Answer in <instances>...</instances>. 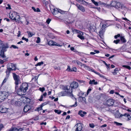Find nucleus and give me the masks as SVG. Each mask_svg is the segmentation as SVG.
Masks as SVG:
<instances>
[{"instance_id": "f257e3e1", "label": "nucleus", "mask_w": 131, "mask_h": 131, "mask_svg": "<svg viewBox=\"0 0 131 131\" xmlns=\"http://www.w3.org/2000/svg\"><path fill=\"white\" fill-rule=\"evenodd\" d=\"M70 87L69 86H62L63 90L65 91L61 92L58 93V95L59 96H68L72 98V99L75 98L73 95L72 94V91L70 89Z\"/></svg>"}, {"instance_id": "f03ea898", "label": "nucleus", "mask_w": 131, "mask_h": 131, "mask_svg": "<svg viewBox=\"0 0 131 131\" xmlns=\"http://www.w3.org/2000/svg\"><path fill=\"white\" fill-rule=\"evenodd\" d=\"M110 6L114 7L123 13H125L127 10V7L123 5L122 3L119 2L113 1L111 4Z\"/></svg>"}, {"instance_id": "7ed1b4c3", "label": "nucleus", "mask_w": 131, "mask_h": 131, "mask_svg": "<svg viewBox=\"0 0 131 131\" xmlns=\"http://www.w3.org/2000/svg\"><path fill=\"white\" fill-rule=\"evenodd\" d=\"M0 56L3 58H6L4 55V52L7 50V49L9 47L7 43H3V42L1 41L0 42Z\"/></svg>"}, {"instance_id": "20e7f679", "label": "nucleus", "mask_w": 131, "mask_h": 131, "mask_svg": "<svg viewBox=\"0 0 131 131\" xmlns=\"http://www.w3.org/2000/svg\"><path fill=\"white\" fill-rule=\"evenodd\" d=\"M9 18L16 21L20 20V17L18 13L15 12H10L9 14Z\"/></svg>"}, {"instance_id": "39448f33", "label": "nucleus", "mask_w": 131, "mask_h": 131, "mask_svg": "<svg viewBox=\"0 0 131 131\" xmlns=\"http://www.w3.org/2000/svg\"><path fill=\"white\" fill-rule=\"evenodd\" d=\"M16 70V65L12 63H9L7 65V69L6 71V73L10 74V71L13 70Z\"/></svg>"}, {"instance_id": "423d86ee", "label": "nucleus", "mask_w": 131, "mask_h": 131, "mask_svg": "<svg viewBox=\"0 0 131 131\" xmlns=\"http://www.w3.org/2000/svg\"><path fill=\"white\" fill-rule=\"evenodd\" d=\"M13 74L14 79L15 81V89L16 90L18 87L19 84L20 82V77L18 75L14 73H13Z\"/></svg>"}, {"instance_id": "0eeeda50", "label": "nucleus", "mask_w": 131, "mask_h": 131, "mask_svg": "<svg viewBox=\"0 0 131 131\" xmlns=\"http://www.w3.org/2000/svg\"><path fill=\"white\" fill-rule=\"evenodd\" d=\"M74 31L78 34L77 37L81 40L84 39V38L83 36V32L77 29H74Z\"/></svg>"}, {"instance_id": "6e6552de", "label": "nucleus", "mask_w": 131, "mask_h": 131, "mask_svg": "<svg viewBox=\"0 0 131 131\" xmlns=\"http://www.w3.org/2000/svg\"><path fill=\"white\" fill-rule=\"evenodd\" d=\"M28 84L27 83H23L21 85L20 88V89L23 91L25 93L27 90H28Z\"/></svg>"}, {"instance_id": "1a4fd4ad", "label": "nucleus", "mask_w": 131, "mask_h": 131, "mask_svg": "<svg viewBox=\"0 0 131 131\" xmlns=\"http://www.w3.org/2000/svg\"><path fill=\"white\" fill-rule=\"evenodd\" d=\"M81 125L80 123H78L75 125L72 129V131H80L82 129Z\"/></svg>"}, {"instance_id": "9d476101", "label": "nucleus", "mask_w": 131, "mask_h": 131, "mask_svg": "<svg viewBox=\"0 0 131 131\" xmlns=\"http://www.w3.org/2000/svg\"><path fill=\"white\" fill-rule=\"evenodd\" d=\"M79 86L78 83L76 81H73L71 83L70 85L69 86L70 87V89L72 90L73 89L77 88Z\"/></svg>"}, {"instance_id": "9b49d317", "label": "nucleus", "mask_w": 131, "mask_h": 131, "mask_svg": "<svg viewBox=\"0 0 131 131\" xmlns=\"http://www.w3.org/2000/svg\"><path fill=\"white\" fill-rule=\"evenodd\" d=\"M32 106L28 105L25 106L24 107L23 111L24 112L29 113L32 112L33 111L32 109Z\"/></svg>"}, {"instance_id": "f8f14e48", "label": "nucleus", "mask_w": 131, "mask_h": 131, "mask_svg": "<svg viewBox=\"0 0 131 131\" xmlns=\"http://www.w3.org/2000/svg\"><path fill=\"white\" fill-rule=\"evenodd\" d=\"M10 103L12 105L16 106H19L21 104V102L18 100L16 101L15 99L12 100L10 102Z\"/></svg>"}, {"instance_id": "ddd939ff", "label": "nucleus", "mask_w": 131, "mask_h": 131, "mask_svg": "<svg viewBox=\"0 0 131 131\" xmlns=\"http://www.w3.org/2000/svg\"><path fill=\"white\" fill-rule=\"evenodd\" d=\"M49 45L52 46H57L58 47H61L62 46V45L57 43L53 41L52 40H50L48 43Z\"/></svg>"}, {"instance_id": "4468645a", "label": "nucleus", "mask_w": 131, "mask_h": 131, "mask_svg": "<svg viewBox=\"0 0 131 131\" xmlns=\"http://www.w3.org/2000/svg\"><path fill=\"white\" fill-rule=\"evenodd\" d=\"M8 108H6L5 107L1 105L0 107V112L1 113H4L8 111Z\"/></svg>"}, {"instance_id": "2eb2a0df", "label": "nucleus", "mask_w": 131, "mask_h": 131, "mask_svg": "<svg viewBox=\"0 0 131 131\" xmlns=\"http://www.w3.org/2000/svg\"><path fill=\"white\" fill-rule=\"evenodd\" d=\"M76 6L77 7L78 9L80 10L82 12H84L85 11V9L84 7L81 5L78 4H76Z\"/></svg>"}, {"instance_id": "dca6fc26", "label": "nucleus", "mask_w": 131, "mask_h": 131, "mask_svg": "<svg viewBox=\"0 0 131 131\" xmlns=\"http://www.w3.org/2000/svg\"><path fill=\"white\" fill-rule=\"evenodd\" d=\"M106 103L108 106H111L114 104V101L112 99H109L107 101Z\"/></svg>"}, {"instance_id": "f3484780", "label": "nucleus", "mask_w": 131, "mask_h": 131, "mask_svg": "<svg viewBox=\"0 0 131 131\" xmlns=\"http://www.w3.org/2000/svg\"><path fill=\"white\" fill-rule=\"evenodd\" d=\"M79 99L83 104H85L87 103L86 101V99L85 97H82L81 96L79 97Z\"/></svg>"}, {"instance_id": "a211bd4d", "label": "nucleus", "mask_w": 131, "mask_h": 131, "mask_svg": "<svg viewBox=\"0 0 131 131\" xmlns=\"http://www.w3.org/2000/svg\"><path fill=\"white\" fill-rule=\"evenodd\" d=\"M23 129L22 128H20L19 129L17 128L16 127L13 126L8 131H14L17 130V131H22Z\"/></svg>"}, {"instance_id": "6ab92c4d", "label": "nucleus", "mask_w": 131, "mask_h": 131, "mask_svg": "<svg viewBox=\"0 0 131 131\" xmlns=\"http://www.w3.org/2000/svg\"><path fill=\"white\" fill-rule=\"evenodd\" d=\"M123 116H124L125 117L127 121H129L131 119V117L130 115L128 113H125L123 115Z\"/></svg>"}, {"instance_id": "aec40b11", "label": "nucleus", "mask_w": 131, "mask_h": 131, "mask_svg": "<svg viewBox=\"0 0 131 131\" xmlns=\"http://www.w3.org/2000/svg\"><path fill=\"white\" fill-rule=\"evenodd\" d=\"M91 1L96 6H97L98 5V3L99 4H100V5H105V3H101L100 2H100H99V3H98L96 2L94 0H91Z\"/></svg>"}, {"instance_id": "412c9836", "label": "nucleus", "mask_w": 131, "mask_h": 131, "mask_svg": "<svg viewBox=\"0 0 131 131\" xmlns=\"http://www.w3.org/2000/svg\"><path fill=\"white\" fill-rule=\"evenodd\" d=\"M104 32L105 29L102 28H101L100 31L99 32L100 36L102 38V37L103 35L104 34Z\"/></svg>"}, {"instance_id": "4be33fe9", "label": "nucleus", "mask_w": 131, "mask_h": 131, "mask_svg": "<svg viewBox=\"0 0 131 131\" xmlns=\"http://www.w3.org/2000/svg\"><path fill=\"white\" fill-rule=\"evenodd\" d=\"M17 94L20 95H21L24 94L25 92H23V91L20 89V88L17 91Z\"/></svg>"}, {"instance_id": "5701e85b", "label": "nucleus", "mask_w": 131, "mask_h": 131, "mask_svg": "<svg viewBox=\"0 0 131 131\" xmlns=\"http://www.w3.org/2000/svg\"><path fill=\"white\" fill-rule=\"evenodd\" d=\"M86 114V112L82 111L81 110L78 113V114L82 117L84 116V115Z\"/></svg>"}, {"instance_id": "b1692460", "label": "nucleus", "mask_w": 131, "mask_h": 131, "mask_svg": "<svg viewBox=\"0 0 131 131\" xmlns=\"http://www.w3.org/2000/svg\"><path fill=\"white\" fill-rule=\"evenodd\" d=\"M6 77L5 78V79L3 81L1 85H3V84L4 83H5L6 82V81L7 80V79H8V77H9V74H8V73H6Z\"/></svg>"}, {"instance_id": "393cba45", "label": "nucleus", "mask_w": 131, "mask_h": 131, "mask_svg": "<svg viewBox=\"0 0 131 131\" xmlns=\"http://www.w3.org/2000/svg\"><path fill=\"white\" fill-rule=\"evenodd\" d=\"M27 32L28 34V36L30 37H32L35 34V33L34 32H31L30 31H27Z\"/></svg>"}, {"instance_id": "a878e982", "label": "nucleus", "mask_w": 131, "mask_h": 131, "mask_svg": "<svg viewBox=\"0 0 131 131\" xmlns=\"http://www.w3.org/2000/svg\"><path fill=\"white\" fill-rule=\"evenodd\" d=\"M53 15H56L59 13V9H54L52 12Z\"/></svg>"}, {"instance_id": "bb28decb", "label": "nucleus", "mask_w": 131, "mask_h": 131, "mask_svg": "<svg viewBox=\"0 0 131 131\" xmlns=\"http://www.w3.org/2000/svg\"><path fill=\"white\" fill-rule=\"evenodd\" d=\"M89 83L90 84L96 85L97 84V82H95L94 80H90Z\"/></svg>"}, {"instance_id": "cd10ccee", "label": "nucleus", "mask_w": 131, "mask_h": 131, "mask_svg": "<svg viewBox=\"0 0 131 131\" xmlns=\"http://www.w3.org/2000/svg\"><path fill=\"white\" fill-rule=\"evenodd\" d=\"M72 62L75 64H77V65H79L80 64L81 62L79 61L78 60H74L72 61Z\"/></svg>"}, {"instance_id": "c85d7f7f", "label": "nucleus", "mask_w": 131, "mask_h": 131, "mask_svg": "<svg viewBox=\"0 0 131 131\" xmlns=\"http://www.w3.org/2000/svg\"><path fill=\"white\" fill-rule=\"evenodd\" d=\"M102 22V28L104 29H105V28H106V27H107L108 26L107 25V23H106V22H105L104 23H103L102 22V21H101Z\"/></svg>"}, {"instance_id": "c756f323", "label": "nucleus", "mask_w": 131, "mask_h": 131, "mask_svg": "<svg viewBox=\"0 0 131 131\" xmlns=\"http://www.w3.org/2000/svg\"><path fill=\"white\" fill-rule=\"evenodd\" d=\"M80 2H79V3L80 4H82L84 5H86V4H88V3L86 2V1H85L84 0H80Z\"/></svg>"}, {"instance_id": "7c9ffc66", "label": "nucleus", "mask_w": 131, "mask_h": 131, "mask_svg": "<svg viewBox=\"0 0 131 131\" xmlns=\"http://www.w3.org/2000/svg\"><path fill=\"white\" fill-rule=\"evenodd\" d=\"M115 117L116 118H119L123 116V115L119 113H117L115 114Z\"/></svg>"}, {"instance_id": "2f4dec72", "label": "nucleus", "mask_w": 131, "mask_h": 131, "mask_svg": "<svg viewBox=\"0 0 131 131\" xmlns=\"http://www.w3.org/2000/svg\"><path fill=\"white\" fill-rule=\"evenodd\" d=\"M120 39L123 42H125L126 41V40L124 38V37L123 36H121Z\"/></svg>"}, {"instance_id": "473e14b6", "label": "nucleus", "mask_w": 131, "mask_h": 131, "mask_svg": "<svg viewBox=\"0 0 131 131\" xmlns=\"http://www.w3.org/2000/svg\"><path fill=\"white\" fill-rule=\"evenodd\" d=\"M88 70L89 71H91L92 72H93L94 73H95L96 72L94 71L93 69L92 68H91L89 67H88Z\"/></svg>"}, {"instance_id": "72a5a7b5", "label": "nucleus", "mask_w": 131, "mask_h": 131, "mask_svg": "<svg viewBox=\"0 0 131 131\" xmlns=\"http://www.w3.org/2000/svg\"><path fill=\"white\" fill-rule=\"evenodd\" d=\"M23 98L24 100L27 103H28L29 102H30V99L25 97H23Z\"/></svg>"}, {"instance_id": "f704fd0d", "label": "nucleus", "mask_w": 131, "mask_h": 131, "mask_svg": "<svg viewBox=\"0 0 131 131\" xmlns=\"http://www.w3.org/2000/svg\"><path fill=\"white\" fill-rule=\"evenodd\" d=\"M54 112L56 113H57L59 114H60L61 112V111L57 110H54Z\"/></svg>"}, {"instance_id": "c9c22d12", "label": "nucleus", "mask_w": 131, "mask_h": 131, "mask_svg": "<svg viewBox=\"0 0 131 131\" xmlns=\"http://www.w3.org/2000/svg\"><path fill=\"white\" fill-rule=\"evenodd\" d=\"M42 107L41 105L39 107L37 108L35 110L37 111H39L42 110Z\"/></svg>"}, {"instance_id": "e433bc0d", "label": "nucleus", "mask_w": 131, "mask_h": 131, "mask_svg": "<svg viewBox=\"0 0 131 131\" xmlns=\"http://www.w3.org/2000/svg\"><path fill=\"white\" fill-rule=\"evenodd\" d=\"M77 68L75 67H73L71 69V72L74 71L75 72H77Z\"/></svg>"}, {"instance_id": "4c0bfd02", "label": "nucleus", "mask_w": 131, "mask_h": 131, "mask_svg": "<svg viewBox=\"0 0 131 131\" xmlns=\"http://www.w3.org/2000/svg\"><path fill=\"white\" fill-rule=\"evenodd\" d=\"M122 67L129 70H130L131 69L130 67L129 66L126 65H123Z\"/></svg>"}, {"instance_id": "58836bf2", "label": "nucleus", "mask_w": 131, "mask_h": 131, "mask_svg": "<svg viewBox=\"0 0 131 131\" xmlns=\"http://www.w3.org/2000/svg\"><path fill=\"white\" fill-rule=\"evenodd\" d=\"M95 74L99 75L100 77L102 78H104V76L103 75L99 73L98 72H96L95 73Z\"/></svg>"}, {"instance_id": "ea45409f", "label": "nucleus", "mask_w": 131, "mask_h": 131, "mask_svg": "<svg viewBox=\"0 0 131 131\" xmlns=\"http://www.w3.org/2000/svg\"><path fill=\"white\" fill-rule=\"evenodd\" d=\"M59 13H60L62 14H64L66 12L65 11L62 10L60 9H59Z\"/></svg>"}, {"instance_id": "a19ab883", "label": "nucleus", "mask_w": 131, "mask_h": 131, "mask_svg": "<svg viewBox=\"0 0 131 131\" xmlns=\"http://www.w3.org/2000/svg\"><path fill=\"white\" fill-rule=\"evenodd\" d=\"M114 124H115L117 126H121L122 125V124L121 123L117 122H114Z\"/></svg>"}, {"instance_id": "79ce46f5", "label": "nucleus", "mask_w": 131, "mask_h": 131, "mask_svg": "<svg viewBox=\"0 0 131 131\" xmlns=\"http://www.w3.org/2000/svg\"><path fill=\"white\" fill-rule=\"evenodd\" d=\"M120 41V40L118 39L116 40H114L113 42L116 44H117Z\"/></svg>"}, {"instance_id": "37998d69", "label": "nucleus", "mask_w": 131, "mask_h": 131, "mask_svg": "<svg viewBox=\"0 0 131 131\" xmlns=\"http://www.w3.org/2000/svg\"><path fill=\"white\" fill-rule=\"evenodd\" d=\"M43 62L42 61H41L40 62H38L37 64L36 65V66H40L43 64Z\"/></svg>"}, {"instance_id": "c03bdc74", "label": "nucleus", "mask_w": 131, "mask_h": 131, "mask_svg": "<svg viewBox=\"0 0 131 131\" xmlns=\"http://www.w3.org/2000/svg\"><path fill=\"white\" fill-rule=\"evenodd\" d=\"M75 99L76 101H75V104H74V105H71L70 106L71 107H75L76 106H77V101H76V99L75 98Z\"/></svg>"}, {"instance_id": "a18cd8bd", "label": "nucleus", "mask_w": 131, "mask_h": 131, "mask_svg": "<svg viewBox=\"0 0 131 131\" xmlns=\"http://www.w3.org/2000/svg\"><path fill=\"white\" fill-rule=\"evenodd\" d=\"M90 127L92 128H94L95 127V125L93 123H91L89 124Z\"/></svg>"}, {"instance_id": "49530a36", "label": "nucleus", "mask_w": 131, "mask_h": 131, "mask_svg": "<svg viewBox=\"0 0 131 131\" xmlns=\"http://www.w3.org/2000/svg\"><path fill=\"white\" fill-rule=\"evenodd\" d=\"M40 42V38L39 37H38L37 38V40L36 41V42L37 43H39Z\"/></svg>"}, {"instance_id": "de8ad7c7", "label": "nucleus", "mask_w": 131, "mask_h": 131, "mask_svg": "<svg viewBox=\"0 0 131 131\" xmlns=\"http://www.w3.org/2000/svg\"><path fill=\"white\" fill-rule=\"evenodd\" d=\"M71 69L70 67L69 66H68V68L67 69V71L69 72H71Z\"/></svg>"}, {"instance_id": "09e8293b", "label": "nucleus", "mask_w": 131, "mask_h": 131, "mask_svg": "<svg viewBox=\"0 0 131 131\" xmlns=\"http://www.w3.org/2000/svg\"><path fill=\"white\" fill-rule=\"evenodd\" d=\"M91 90L92 89L91 88H89L88 89L86 93V94L87 95H88L90 92H91Z\"/></svg>"}, {"instance_id": "8fccbe9b", "label": "nucleus", "mask_w": 131, "mask_h": 131, "mask_svg": "<svg viewBox=\"0 0 131 131\" xmlns=\"http://www.w3.org/2000/svg\"><path fill=\"white\" fill-rule=\"evenodd\" d=\"M84 93L82 91H80L79 93V97L81 96H82L83 95Z\"/></svg>"}, {"instance_id": "3c124183", "label": "nucleus", "mask_w": 131, "mask_h": 131, "mask_svg": "<svg viewBox=\"0 0 131 131\" xmlns=\"http://www.w3.org/2000/svg\"><path fill=\"white\" fill-rule=\"evenodd\" d=\"M12 47L14 49H18V47H17L16 46H15L14 45H12L10 47V48H11Z\"/></svg>"}, {"instance_id": "603ef678", "label": "nucleus", "mask_w": 131, "mask_h": 131, "mask_svg": "<svg viewBox=\"0 0 131 131\" xmlns=\"http://www.w3.org/2000/svg\"><path fill=\"white\" fill-rule=\"evenodd\" d=\"M47 91H48V95H50L51 93L52 89H50V90L48 89Z\"/></svg>"}, {"instance_id": "864d4df0", "label": "nucleus", "mask_w": 131, "mask_h": 131, "mask_svg": "<svg viewBox=\"0 0 131 131\" xmlns=\"http://www.w3.org/2000/svg\"><path fill=\"white\" fill-rule=\"evenodd\" d=\"M22 39L23 40H25L26 42H28V39L25 38L24 37H23L22 38Z\"/></svg>"}, {"instance_id": "5fc2aeb1", "label": "nucleus", "mask_w": 131, "mask_h": 131, "mask_svg": "<svg viewBox=\"0 0 131 131\" xmlns=\"http://www.w3.org/2000/svg\"><path fill=\"white\" fill-rule=\"evenodd\" d=\"M39 90L40 91L42 92H43V91L45 90V88L43 87L42 88H39Z\"/></svg>"}, {"instance_id": "6e6d98bb", "label": "nucleus", "mask_w": 131, "mask_h": 131, "mask_svg": "<svg viewBox=\"0 0 131 131\" xmlns=\"http://www.w3.org/2000/svg\"><path fill=\"white\" fill-rule=\"evenodd\" d=\"M120 36V34H118L117 35H115L114 36V38L115 39H117L118 37H119Z\"/></svg>"}, {"instance_id": "4d7b16f0", "label": "nucleus", "mask_w": 131, "mask_h": 131, "mask_svg": "<svg viewBox=\"0 0 131 131\" xmlns=\"http://www.w3.org/2000/svg\"><path fill=\"white\" fill-rule=\"evenodd\" d=\"M7 6H8V7H6V9H11V7H10V5L9 4H8L7 5Z\"/></svg>"}, {"instance_id": "13d9d810", "label": "nucleus", "mask_w": 131, "mask_h": 131, "mask_svg": "<svg viewBox=\"0 0 131 131\" xmlns=\"http://www.w3.org/2000/svg\"><path fill=\"white\" fill-rule=\"evenodd\" d=\"M51 19H48L46 21V22L48 24H49V23L50 21H51Z\"/></svg>"}, {"instance_id": "bf43d9fd", "label": "nucleus", "mask_w": 131, "mask_h": 131, "mask_svg": "<svg viewBox=\"0 0 131 131\" xmlns=\"http://www.w3.org/2000/svg\"><path fill=\"white\" fill-rule=\"evenodd\" d=\"M4 127L3 124H0V131L2 129V128Z\"/></svg>"}, {"instance_id": "052dcab7", "label": "nucleus", "mask_w": 131, "mask_h": 131, "mask_svg": "<svg viewBox=\"0 0 131 131\" xmlns=\"http://www.w3.org/2000/svg\"><path fill=\"white\" fill-rule=\"evenodd\" d=\"M77 54L80 56H82L83 54V53H82V52H77Z\"/></svg>"}, {"instance_id": "680f3d73", "label": "nucleus", "mask_w": 131, "mask_h": 131, "mask_svg": "<svg viewBox=\"0 0 131 131\" xmlns=\"http://www.w3.org/2000/svg\"><path fill=\"white\" fill-rule=\"evenodd\" d=\"M43 95H41L40 97V98L39 100L40 101H42V99L43 98Z\"/></svg>"}, {"instance_id": "e2e57ef3", "label": "nucleus", "mask_w": 131, "mask_h": 131, "mask_svg": "<svg viewBox=\"0 0 131 131\" xmlns=\"http://www.w3.org/2000/svg\"><path fill=\"white\" fill-rule=\"evenodd\" d=\"M48 103L47 102H45L42 104L41 105V106H42V107L43 106H44L46 105Z\"/></svg>"}, {"instance_id": "0e129e2a", "label": "nucleus", "mask_w": 131, "mask_h": 131, "mask_svg": "<svg viewBox=\"0 0 131 131\" xmlns=\"http://www.w3.org/2000/svg\"><path fill=\"white\" fill-rule=\"evenodd\" d=\"M4 60H2L0 59V63L3 64L4 62L5 61H4Z\"/></svg>"}, {"instance_id": "69168bd1", "label": "nucleus", "mask_w": 131, "mask_h": 131, "mask_svg": "<svg viewBox=\"0 0 131 131\" xmlns=\"http://www.w3.org/2000/svg\"><path fill=\"white\" fill-rule=\"evenodd\" d=\"M114 92L113 90H111L110 91V93L111 94H114Z\"/></svg>"}, {"instance_id": "338daca9", "label": "nucleus", "mask_w": 131, "mask_h": 131, "mask_svg": "<svg viewBox=\"0 0 131 131\" xmlns=\"http://www.w3.org/2000/svg\"><path fill=\"white\" fill-rule=\"evenodd\" d=\"M94 51L95 53H98L100 52V51L99 50H94Z\"/></svg>"}, {"instance_id": "774afa93", "label": "nucleus", "mask_w": 131, "mask_h": 131, "mask_svg": "<svg viewBox=\"0 0 131 131\" xmlns=\"http://www.w3.org/2000/svg\"><path fill=\"white\" fill-rule=\"evenodd\" d=\"M40 124L41 125H46V122H42L40 123Z\"/></svg>"}]
</instances>
